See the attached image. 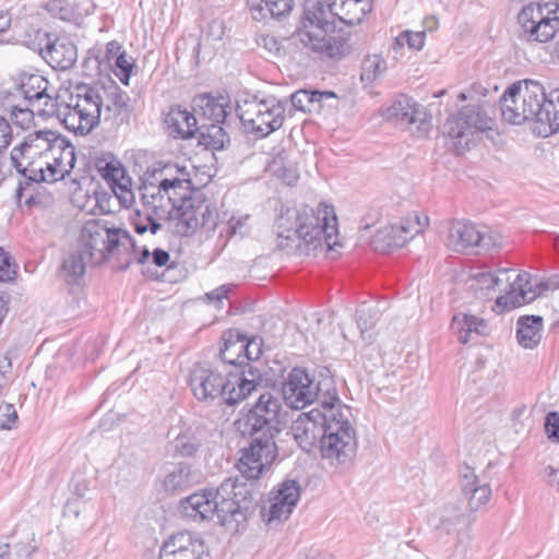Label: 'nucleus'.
<instances>
[{
  "instance_id": "1",
  "label": "nucleus",
  "mask_w": 559,
  "mask_h": 559,
  "mask_svg": "<svg viewBox=\"0 0 559 559\" xmlns=\"http://www.w3.org/2000/svg\"><path fill=\"white\" fill-rule=\"evenodd\" d=\"M282 402L271 393H260L255 403L237 420L238 430L250 439L237 464L241 476L248 480L260 478L277 456L275 437L282 431Z\"/></svg>"
},
{
  "instance_id": "2",
  "label": "nucleus",
  "mask_w": 559,
  "mask_h": 559,
  "mask_svg": "<svg viewBox=\"0 0 559 559\" xmlns=\"http://www.w3.org/2000/svg\"><path fill=\"white\" fill-rule=\"evenodd\" d=\"M371 10L372 0L318 1L313 10L305 11L310 29H300L296 37L311 51L331 60H341L352 52L350 35L343 32L328 34L330 22L326 11L344 24L356 25Z\"/></svg>"
},
{
  "instance_id": "3",
  "label": "nucleus",
  "mask_w": 559,
  "mask_h": 559,
  "mask_svg": "<svg viewBox=\"0 0 559 559\" xmlns=\"http://www.w3.org/2000/svg\"><path fill=\"white\" fill-rule=\"evenodd\" d=\"M502 118L511 124L532 122L533 131L547 138L559 131V88L548 94L535 80L511 84L500 98Z\"/></svg>"
},
{
  "instance_id": "4",
  "label": "nucleus",
  "mask_w": 559,
  "mask_h": 559,
  "mask_svg": "<svg viewBox=\"0 0 559 559\" xmlns=\"http://www.w3.org/2000/svg\"><path fill=\"white\" fill-rule=\"evenodd\" d=\"M245 484L239 477L226 478L216 489H206L181 498L178 512L192 521H214L230 533H237L247 521L248 506L237 499Z\"/></svg>"
},
{
  "instance_id": "5",
  "label": "nucleus",
  "mask_w": 559,
  "mask_h": 559,
  "mask_svg": "<svg viewBox=\"0 0 559 559\" xmlns=\"http://www.w3.org/2000/svg\"><path fill=\"white\" fill-rule=\"evenodd\" d=\"M333 213V207L324 206L323 210L304 205L301 209L282 210L276 218L277 247L286 249L290 242L298 241L297 247L301 248V242L306 250H316L325 243L329 248L336 245L332 241L336 234V217L333 215V225H330L329 215Z\"/></svg>"
},
{
  "instance_id": "6",
  "label": "nucleus",
  "mask_w": 559,
  "mask_h": 559,
  "mask_svg": "<svg viewBox=\"0 0 559 559\" xmlns=\"http://www.w3.org/2000/svg\"><path fill=\"white\" fill-rule=\"evenodd\" d=\"M105 85L81 83L74 86L69 102L58 100L53 117L76 134L85 135L99 123L104 107Z\"/></svg>"
},
{
  "instance_id": "7",
  "label": "nucleus",
  "mask_w": 559,
  "mask_h": 559,
  "mask_svg": "<svg viewBox=\"0 0 559 559\" xmlns=\"http://www.w3.org/2000/svg\"><path fill=\"white\" fill-rule=\"evenodd\" d=\"M317 380L304 368H293L282 385L283 399L286 405L293 409H302L317 402L328 411L341 402L332 377H323Z\"/></svg>"
},
{
  "instance_id": "8",
  "label": "nucleus",
  "mask_w": 559,
  "mask_h": 559,
  "mask_svg": "<svg viewBox=\"0 0 559 559\" xmlns=\"http://www.w3.org/2000/svg\"><path fill=\"white\" fill-rule=\"evenodd\" d=\"M188 384L193 395L201 402L222 396L229 406H235L252 394L254 383L240 378H227L203 364L190 370Z\"/></svg>"
},
{
  "instance_id": "9",
  "label": "nucleus",
  "mask_w": 559,
  "mask_h": 559,
  "mask_svg": "<svg viewBox=\"0 0 559 559\" xmlns=\"http://www.w3.org/2000/svg\"><path fill=\"white\" fill-rule=\"evenodd\" d=\"M79 247L91 265H97L106 261L110 254L120 255L122 251L134 250L135 241L127 230L115 227L107 221L90 219L81 229Z\"/></svg>"
},
{
  "instance_id": "10",
  "label": "nucleus",
  "mask_w": 559,
  "mask_h": 559,
  "mask_svg": "<svg viewBox=\"0 0 559 559\" xmlns=\"http://www.w3.org/2000/svg\"><path fill=\"white\" fill-rule=\"evenodd\" d=\"M326 412L328 419L321 436V455L332 464H346L354 459L357 449L356 431L349 420L350 408L340 402L328 407Z\"/></svg>"
},
{
  "instance_id": "11",
  "label": "nucleus",
  "mask_w": 559,
  "mask_h": 559,
  "mask_svg": "<svg viewBox=\"0 0 559 559\" xmlns=\"http://www.w3.org/2000/svg\"><path fill=\"white\" fill-rule=\"evenodd\" d=\"M43 148L35 164L28 168L34 182H56L68 175L75 164L74 148L52 132L44 138Z\"/></svg>"
},
{
  "instance_id": "12",
  "label": "nucleus",
  "mask_w": 559,
  "mask_h": 559,
  "mask_svg": "<svg viewBox=\"0 0 559 559\" xmlns=\"http://www.w3.org/2000/svg\"><path fill=\"white\" fill-rule=\"evenodd\" d=\"M491 126L492 120L480 106L467 105L445 120L442 132L456 153L462 154L474 144L476 134L490 130Z\"/></svg>"
},
{
  "instance_id": "13",
  "label": "nucleus",
  "mask_w": 559,
  "mask_h": 559,
  "mask_svg": "<svg viewBox=\"0 0 559 559\" xmlns=\"http://www.w3.org/2000/svg\"><path fill=\"white\" fill-rule=\"evenodd\" d=\"M520 37L530 43H547L559 31V5L531 2L518 15Z\"/></svg>"
},
{
  "instance_id": "14",
  "label": "nucleus",
  "mask_w": 559,
  "mask_h": 559,
  "mask_svg": "<svg viewBox=\"0 0 559 559\" xmlns=\"http://www.w3.org/2000/svg\"><path fill=\"white\" fill-rule=\"evenodd\" d=\"M175 188V179L162 180L157 188V193L147 192L142 194L144 202L151 206L144 217H141L133 222L134 229L138 234H144L150 230L152 234H156L160 228V221H169L173 212L175 211V202L170 197H166L168 190Z\"/></svg>"
},
{
  "instance_id": "15",
  "label": "nucleus",
  "mask_w": 559,
  "mask_h": 559,
  "mask_svg": "<svg viewBox=\"0 0 559 559\" xmlns=\"http://www.w3.org/2000/svg\"><path fill=\"white\" fill-rule=\"evenodd\" d=\"M186 166L177 163V197L180 204L177 205V235L189 236L193 234L202 224L203 206L200 201L194 200L186 193L180 194L179 190H191V179Z\"/></svg>"
},
{
  "instance_id": "16",
  "label": "nucleus",
  "mask_w": 559,
  "mask_h": 559,
  "mask_svg": "<svg viewBox=\"0 0 559 559\" xmlns=\"http://www.w3.org/2000/svg\"><path fill=\"white\" fill-rule=\"evenodd\" d=\"M537 288L538 290L534 289L531 284V274L521 272L510 284V289L496 299V305L501 307L502 310H511L530 304L544 290L559 289V275H552L547 281L539 283Z\"/></svg>"
},
{
  "instance_id": "17",
  "label": "nucleus",
  "mask_w": 559,
  "mask_h": 559,
  "mask_svg": "<svg viewBox=\"0 0 559 559\" xmlns=\"http://www.w3.org/2000/svg\"><path fill=\"white\" fill-rule=\"evenodd\" d=\"M447 246L453 251L465 252L474 247L489 250L498 246L497 237L479 230L467 221H452L449 226Z\"/></svg>"
},
{
  "instance_id": "18",
  "label": "nucleus",
  "mask_w": 559,
  "mask_h": 559,
  "mask_svg": "<svg viewBox=\"0 0 559 559\" xmlns=\"http://www.w3.org/2000/svg\"><path fill=\"white\" fill-rule=\"evenodd\" d=\"M325 419H328L326 409L316 407L307 413H301L293 421L292 435L304 451L311 452L317 442L321 444Z\"/></svg>"
},
{
  "instance_id": "19",
  "label": "nucleus",
  "mask_w": 559,
  "mask_h": 559,
  "mask_svg": "<svg viewBox=\"0 0 559 559\" xmlns=\"http://www.w3.org/2000/svg\"><path fill=\"white\" fill-rule=\"evenodd\" d=\"M48 81L40 74H23L19 91L23 102L37 107V114L44 117H53L59 97L53 98L47 93Z\"/></svg>"
},
{
  "instance_id": "20",
  "label": "nucleus",
  "mask_w": 559,
  "mask_h": 559,
  "mask_svg": "<svg viewBox=\"0 0 559 559\" xmlns=\"http://www.w3.org/2000/svg\"><path fill=\"white\" fill-rule=\"evenodd\" d=\"M385 119L403 126L418 123L417 131L426 133L430 127L425 108L406 95H399L392 104L385 108Z\"/></svg>"
},
{
  "instance_id": "21",
  "label": "nucleus",
  "mask_w": 559,
  "mask_h": 559,
  "mask_svg": "<svg viewBox=\"0 0 559 559\" xmlns=\"http://www.w3.org/2000/svg\"><path fill=\"white\" fill-rule=\"evenodd\" d=\"M300 498V485L295 479H285L278 485L269 509L263 508L261 513L267 523L282 522L293 512Z\"/></svg>"
},
{
  "instance_id": "22",
  "label": "nucleus",
  "mask_w": 559,
  "mask_h": 559,
  "mask_svg": "<svg viewBox=\"0 0 559 559\" xmlns=\"http://www.w3.org/2000/svg\"><path fill=\"white\" fill-rule=\"evenodd\" d=\"M51 135L52 131H36L35 133L28 134L23 143L12 148L10 153L11 164L16 171L23 175L26 179L33 181V176L29 175L27 169L35 164V157H39L43 144H45L44 138Z\"/></svg>"
},
{
  "instance_id": "23",
  "label": "nucleus",
  "mask_w": 559,
  "mask_h": 559,
  "mask_svg": "<svg viewBox=\"0 0 559 559\" xmlns=\"http://www.w3.org/2000/svg\"><path fill=\"white\" fill-rule=\"evenodd\" d=\"M461 492L467 500V514L475 513L486 506L491 498V488L488 484L479 485L474 469L464 466L461 471Z\"/></svg>"
},
{
  "instance_id": "24",
  "label": "nucleus",
  "mask_w": 559,
  "mask_h": 559,
  "mask_svg": "<svg viewBox=\"0 0 559 559\" xmlns=\"http://www.w3.org/2000/svg\"><path fill=\"white\" fill-rule=\"evenodd\" d=\"M45 36L49 37L47 34ZM43 58L58 70H68L74 66L78 59L76 46L67 38H48L44 48H40Z\"/></svg>"
},
{
  "instance_id": "25",
  "label": "nucleus",
  "mask_w": 559,
  "mask_h": 559,
  "mask_svg": "<svg viewBox=\"0 0 559 559\" xmlns=\"http://www.w3.org/2000/svg\"><path fill=\"white\" fill-rule=\"evenodd\" d=\"M192 104L193 111L211 123H224L231 110L229 99L222 95L215 97L210 94H200L193 98Z\"/></svg>"
},
{
  "instance_id": "26",
  "label": "nucleus",
  "mask_w": 559,
  "mask_h": 559,
  "mask_svg": "<svg viewBox=\"0 0 559 559\" xmlns=\"http://www.w3.org/2000/svg\"><path fill=\"white\" fill-rule=\"evenodd\" d=\"M476 516L463 512L461 508L454 503L444 506L441 511L439 523L435 525L438 537L443 535H454L463 527H469Z\"/></svg>"
},
{
  "instance_id": "27",
  "label": "nucleus",
  "mask_w": 559,
  "mask_h": 559,
  "mask_svg": "<svg viewBox=\"0 0 559 559\" xmlns=\"http://www.w3.org/2000/svg\"><path fill=\"white\" fill-rule=\"evenodd\" d=\"M407 233H412L409 226L386 225L379 228L371 238V246L376 251L389 252L403 247L409 240Z\"/></svg>"
},
{
  "instance_id": "28",
  "label": "nucleus",
  "mask_w": 559,
  "mask_h": 559,
  "mask_svg": "<svg viewBox=\"0 0 559 559\" xmlns=\"http://www.w3.org/2000/svg\"><path fill=\"white\" fill-rule=\"evenodd\" d=\"M451 329L457 334L462 344L474 341L475 337L486 336L490 332L488 323L484 319L465 313H457L453 317Z\"/></svg>"
},
{
  "instance_id": "29",
  "label": "nucleus",
  "mask_w": 559,
  "mask_h": 559,
  "mask_svg": "<svg viewBox=\"0 0 559 559\" xmlns=\"http://www.w3.org/2000/svg\"><path fill=\"white\" fill-rule=\"evenodd\" d=\"M285 119V107L275 99L266 100L252 133L260 138H265L272 132L278 130Z\"/></svg>"
},
{
  "instance_id": "30",
  "label": "nucleus",
  "mask_w": 559,
  "mask_h": 559,
  "mask_svg": "<svg viewBox=\"0 0 559 559\" xmlns=\"http://www.w3.org/2000/svg\"><path fill=\"white\" fill-rule=\"evenodd\" d=\"M248 7L255 21L266 17L281 19L294 8V0H248Z\"/></svg>"
},
{
  "instance_id": "31",
  "label": "nucleus",
  "mask_w": 559,
  "mask_h": 559,
  "mask_svg": "<svg viewBox=\"0 0 559 559\" xmlns=\"http://www.w3.org/2000/svg\"><path fill=\"white\" fill-rule=\"evenodd\" d=\"M543 317L522 316L516 322V338L524 348H535L542 338Z\"/></svg>"
},
{
  "instance_id": "32",
  "label": "nucleus",
  "mask_w": 559,
  "mask_h": 559,
  "mask_svg": "<svg viewBox=\"0 0 559 559\" xmlns=\"http://www.w3.org/2000/svg\"><path fill=\"white\" fill-rule=\"evenodd\" d=\"M224 345L219 350L221 359L233 366L245 364L242 333L238 330H228L223 334Z\"/></svg>"
},
{
  "instance_id": "33",
  "label": "nucleus",
  "mask_w": 559,
  "mask_h": 559,
  "mask_svg": "<svg viewBox=\"0 0 559 559\" xmlns=\"http://www.w3.org/2000/svg\"><path fill=\"white\" fill-rule=\"evenodd\" d=\"M202 445L199 428L182 427L177 435V455L194 459Z\"/></svg>"
},
{
  "instance_id": "34",
  "label": "nucleus",
  "mask_w": 559,
  "mask_h": 559,
  "mask_svg": "<svg viewBox=\"0 0 559 559\" xmlns=\"http://www.w3.org/2000/svg\"><path fill=\"white\" fill-rule=\"evenodd\" d=\"M198 143L207 150L223 151L229 147L230 136L223 123H211L198 136Z\"/></svg>"
},
{
  "instance_id": "35",
  "label": "nucleus",
  "mask_w": 559,
  "mask_h": 559,
  "mask_svg": "<svg viewBox=\"0 0 559 559\" xmlns=\"http://www.w3.org/2000/svg\"><path fill=\"white\" fill-rule=\"evenodd\" d=\"M87 264H91V262L80 247L78 250L70 252L61 265L67 283H76L84 275Z\"/></svg>"
},
{
  "instance_id": "36",
  "label": "nucleus",
  "mask_w": 559,
  "mask_h": 559,
  "mask_svg": "<svg viewBox=\"0 0 559 559\" xmlns=\"http://www.w3.org/2000/svg\"><path fill=\"white\" fill-rule=\"evenodd\" d=\"M380 318V310L378 307L368 302H362L356 310V321L360 330L361 337L371 343L372 336L369 331L376 325Z\"/></svg>"
},
{
  "instance_id": "37",
  "label": "nucleus",
  "mask_w": 559,
  "mask_h": 559,
  "mask_svg": "<svg viewBox=\"0 0 559 559\" xmlns=\"http://www.w3.org/2000/svg\"><path fill=\"white\" fill-rule=\"evenodd\" d=\"M104 107L103 112H105V119L110 118V114L119 115L127 106V95L123 93L119 86L111 82L110 85L105 86L104 92Z\"/></svg>"
},
{
  "instance_id": "38",
  "label": "nucleus",
  "mask_w": 559,
  "mask_h": 559,
  "mask_svg": "<svg viewBox=\"0 0 559 559\" xmlns=\"http://www.w3.org/2000/svg\"><path fill=\"white\" fill-rule=\"evenodd\" d=\"M265 102L266 100L250 99L237 104V115L243 127L251 133L255 128V121H258L259 116L264 108Z\"/></svg>"
},
{
  "instance_id": "39",
  "label": "nucleus",
  "mask_w": 559,
  "mask_h": 559,
  "mask_svg": "<svg viewBox=\"0 0 559 559\" xmlns=\"http://www.w3.org/2000/svg\"><path fill=\"white\" fill-rule=\"evenodd\" d=\"M200 127L194 112L181 109L177 106V136L192 139L200 134Z\"/></svg>"
},
{
  "instance_id": "40",
  "label": "nucleus",
  "mask_w": 559,
  "mask_h": 559,
  "mask_svg": "<svg viewBox=\"0 0 559 559\" xmlns=\"http://www.w3.org/2000/svg\"><path fill=\"white\" fill-rule=\"evenodd\" d=\"M386 69V63L378 55L368 56L361 64V81L373 82Z\"/></svg>"
},
{
  "instance_id": "41",
  "label": "nucleus",
  "mask_w": 559,
  "mask_h": 559,
  "mask_svg": "<svg viewBox=\"0 0 559 559\" xmlns=\"http://www.w3.org/2000/svg\"><path fill=\"white\" fill-rule=\"evenodd\" d=\"M37 107H32L27 103L16 104L10 108V117L14 124L22 128L28 129L33 122Z\"/></svg>"
},
{
  "instance_id": "42",
  "label": "nucleus",
  "mask_w": 559,
  "mask_h": 559,
  "mask_svg": "<svg viewBox=\"0 0 559 559\" xmlns=\"http://www.w3.org/2000/svg\"><path fill=\"white\" fill-rule=\"evenodd\" d=\"M472 287L480 290L481 297H488L501 282V278L490 272H480L473 277Z\"/></svg>"
},
{
  "instance_id": "43",
  "label": "nucleus",
  "mask_w": 559,
  "mask_h": 559,
  "mask_svg": "<svg viewBox=\"0 0 559 559\" xmlns=\"http://www.w3.org/2000/svg\"><path fill=\"white\" fill-rule=\"evenodd\" d=\"M324 95V93L319 92H308L306 90H299L292 94L290 102L293 107H295L298 110L306 111L310 110L309 105L314 102H320L321 97Z\"/></svg>"
},
{
  "instance_id": "44",
  "label": "nucleus",
  "mask_w": 559,
  "mask_h": 559,
  "mask_svg": "<svg viewBox=\"0 0 559 559\" xmlns=\"http://www.w3.org/2000/svg\"><path fill=\"white\" fill-rule=\"evenodd\" d=\"M98 170L108 185L117 182L126 175L124 167L118 160L106 162Z\"/></svg>"
},
{
  "instance_id": "45",
  "label": "nucleus",
  "mask_w": 559,
  "mask_h": 559,
  "mask_svg": "<svg viewBox=\"0 0 559 559\" xmlns=\"http://www.w3.org/2000/svg\"><path fill=\"white\" fill-rule=\"evenodd\" d=\"M240 373H229L230 378H240L246 381H252L254 383V390L252 393L258 392L262 388V377L259 369L252 367L249 361H246L242 366Z\"/></svg>"
},
{
  "instance_id": "46",
  "label": "nucleus",
  "mask_w": 559,
  "mask_h": 559,
  "mask_svg": "<svg viewBox=\"0 0 559 559\" xmlns=\"http://www.w3.org/2000/svg\"><path fill=\"white\" fill-rule=\"evenodd\" d=\"M114 63L115 67L118 69V71L116 72L117 76L123 84L128 85L130 73L133 68V62L131 58H128L126 52L122 51L121 53H118L116 56Z\"/></svg>"
},
{
  "instance_id": "47",
  "label": "nucleus",
  "mask_w": 559,
  "mask_h": 559,
  "mask_svg": "<svg viewBox=\"0 0 559 559\" xmlns=\"http://www.w3.org/2000/svg\"><path fill=\"white\" fill-rule=\"evenodd\" d=\"M242 344H243V357L246 361H254L258 360L262 354V341L257 337L247 338L245 334H242Z\"/></svg>"
},
{
  "instance_id": "48",
  "label": "nucleus",
  "mask_w": 559,
  "mask_h": 559,
  "mask_svg": "<svg viewBox=\"0 0 559 559\" xmlns=\"http://www.w3.org/2000/svg\"><path fill=\"white\" fill-rule=\"evenodd\" d=\"M177 559H211V556L204 542H197L192 547L180 550Z\"/></svg>"
},
{
  "instance_id": "49",
  "label": "nucleus",
  "mask_w": 559,
  "mask_h": 559,
  "mask_svg": "<svg viewBox=\"0 0 559 559\" xmlns=\"http://www.w3.org/2000/svg\"><path fill=\"white\" fill-rule=\"evenodd\" d=\"M16 275L15 264L9 253L0 247V282L13 281Z\"/></svg>"
},
{
  "instance_id": "50",
  "label": "nucleus",
  "mask_w": 559,
  "mask_h": 559,
  "mask_svg": "<svg viewBox=\"0 0 559 559\" xmlns=\"http://www.w3.org/2000/svg\"><path fill=\"white\" fill-rule=\"evenodd\" d=\"M544 426L547 438L554 443H559V413H548Z\"/></svg>"
},
{
  "instance_id": "51",
  "label": "nucleus",
  "mask_w": 559,
  "mask_h": 559,
  "mask_svg": "<svg viewBox=\"0 0 559 559\" xmlns=\"http://www.w3.org/2000/svg\"><path fill=\"white\" fill-rule=\"evenodd\" d=\"M425 32L404 31L397 38V43L406 41L409 48L420 50L425 44Z\"/></svg>"
},
{
  "instance_id": "52",
  "label": "nucleus",
  "mask_w": 559,
  "mask_h": 559,
  "mask_svg": "<svg viewBox=\"0 0 559 559\" xmlns=\"http://www.w3.org/2000/svg\"><path fill=\"white\" fill-rule=\"evenodd\" d=\"M17 419V414L12 404L0 401V428L10 429Z\"/></svg>"
},
{
  "instance_id": "53",
  "label": "nucleus",
  "mask_w": 559,
  "mask_h": 559,
  "mask_svg": "<svg viewBox=\"0 0 559 559\" xmlns=\"http://www.w3.org/2000/svg\"><path fill=\"white\" fill-rule=\"evenodd\" d=\"M542 479L559 493V468L547 465L540 472Z\"/></svg>"
},
{
  "instance_id": "54",
  "label": "nucleus",
  "mask_w": 559,
  "mask_h": 559,
  "mask_svg": "<svg viewBox=\"0 0 559 559\" xmlns=\"http://www.w3.org/2000/svg\"><path fill=\"white\" fill-rule=\"evenodd\" d=\"M12 128L10 122L2 116H0V154L7 150L12 141Z\"/></svg>"
},
{
  "instance_id": "55",
  "label": "nucleus",
  "mask_w": 559,
  "mask_h": 559,
  "mask_svg": "<svg viewBox=\"0 0 559 559\" xmlns=\"http://www.w3.org/2000/svg\"><path fill=\"white\" fill-rule=\"evenodd\" d=\"M197 542L204 540L198 534H192L190 532L177 533V554L182 549L192 547Z\"/></svg>"
},
{
  "instance_id": "56",
  "label": "nucleus",
  "mask_w": 559,
  "mask_h": 559,
  "mask_svg": "<svg viewBox=\"0 0 559 559\" xmlns=\"http://www.w3.org/2000/svg\"><path fill=\"white\" fill-rule=\"evenodd\" d=\"M231 290V286L222 285L217 287L216 289L207 293L205 295V299L209 302H214L217 308H221V304L223 299L227 298L228 293Z\"/></svg>"
},
{
  "instance_id": "57",
  "label": "nucleus",
  "mask_w": 559,
  "mask_h": 559,
  "mask_svg": "<svg viewBox=\"0 0 559 559\" xmlns=\"http://www.w3.org/2000/svg\"><path fill=\"white\" fill-rule=\"evenodd\" d=\"M404 226H409L412 233H407L409 239L414 238L416 235L420 234L426 226L428 225V217L425 216L423 219L416 215L415 221H407L403 224Z\"/></svg>"
},
{
  "instance_id": "58",
  "label": "nucleus",
  "mask_w": 559,
  "mask_h": 559,
  "mask_svg": "<svg viewBox=\"0 0 559 559\" xmlns=\"http://www.w3.org/2000/svg\"><path fill=\"white\" fill-rule=\"evenodd\" d=\"M258 45L265 48L269 52L276 53L280 51L281 46L277 39L271 35H261L258 40Z\"/></svg>"
},
{
  "instance_id": "59",
  "label": "nucleus",
  "mask_w": 559,
  "mask_h": 559,
  "mask_svg": "<svg viewBox=\"0 0 559 559\" xmlns=\"http://www.w3.org/2000/svg\"><path fill=\"white\" fill-rule=\"evenodd\" d=\"M175 107L169 105L167 108L162 110L163 123L165 128L169 131V136H174L175 133V116H174Z\"/></svg>"
},
{
  "instance_id": "60",
  "label": "nucleus",
  "mask_w": 559,
  "mask_h": 559,
  "mask_svg": "<svg viewBox=\"0 0 559 559\" xmlns=\"http://www.w3.org/2000/svg\"><path fill=\"white\" fill-rule=\"evenodd\" d=\"M127 252H130L133 258L128 259L126 265L122 266L121 270H126L133 260H136L140 264H144L151 255L150 250L145 247L141 250L139 255L136 254V248L134 250L129 249Z\"/></svg>"
},
{
  "instance_id": "61",
  "label": "nucleus",
  "mask_w": 559,
  "mask_h": 559,
  "mask_svg": "<svg viewBox=\"0 0 559 559\" xmlns=\"http://www.w3.org/2000/svg\"><path fill=\"white\" fill-rule=\"evenodd\" d=\"M174 542L175 536L170 535L160 549L159 559H175Z\"/></svg>"
},
{
  "instance_id": "62",
  "label": "nucleus",
  "mask_w": 559,
  "mask_h": 559,
  "mask_svg": "<svg viewBox=\"0 0 559 559\" xmlns=\"http://www.w3.org/2000/svg\"><path fill=\"white\" fill-rule=\"evenodd\" d=\"M131 186V179L127 177L126 175L120 178L117 182H112L109 185L110 189L112 190L114 194L118 197V194L122 193V191H126Z\"/></svg>"
},
{
  "instance_id": "63",
  "label": "nucleus",
  "mask_w": 559,
  "mask_h": 559,
  "mask_svg": "<svg viewBox=\"0 0 559 559\" xmlns=\"http://www.w3.org/2000/svg\"><path fill=\"white\" fill-rule=\"evenodd\" d=\"M169 253L163 249H155L152 252L153 263L157 266H164L169 261Z\"/></svg>"
},
{
  "instance_id": "64",
  "label": "nucleus",
  "mask_w": 559,
  "mask_h": 559,
  "mask_svg": "<svg viewBox=\"0 0 559 559\" xmlns=\"http://www.w3.org/2000/svg\"><path fill=\"white\" fill-rule=\"evenodd\" d=\"M82 511V503L79 500H71L64 507V514L78 518Z\"/></svg>"
}]
</instances>
